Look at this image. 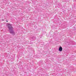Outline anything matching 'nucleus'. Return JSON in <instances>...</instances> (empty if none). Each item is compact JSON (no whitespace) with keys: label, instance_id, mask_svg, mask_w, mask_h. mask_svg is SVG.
I'll return each mask as SVG.
<instances>
[{"label":"nucleus","instance_id":"f257e3e1","mask_svg":"<svg viewBox=\"0 0 76 76\" xmlns=\"http://www.w3.org/2000/svg\"><path fill=\"white\" fill-rule=\"evenodd\" d=\"M7 25L8 26L7 27L9 30L10 33L11 34H15V33L14 31H13V28L12 26V24H11L10 23H8Z\"/></svg>","mask_w":76,"mask_h":76},{"label":"nucleus","instance_id":"7ed1b4c3","mask_svg":"<svg viewBox=\"0 0 76 76\" xmlns=\"http://www.w3.org/2000/svg\"><path fill=\"white\" fill-rule=\"evenodd\" d=\"M34 27L35 28H37V27L36 26H34Z\"/></svg>","mask_w":76,"mask_h":76},{"label":"nucleus","instance_id":"20e7f679","mask_svg":"<svg viewBox=\"0 0 76 76\" xmlns=\"http://www.w3.org/2000/svg\"><path fill=\"white\" fill-rule=\"evenodd\" d=\"M6 22H8V20H7Z\"/></svg>","mask_w":76,"mask_h":76},{"label":"nucleus","instance_id":"f03ea898","mask_svg":"<svg viewBox=\"0 0 76 76\" xmlns=\"http://www.w3.org/2000/svg\"><path fill=\"white\" fill-rule=\"evenodd\" d=\"M58 50L59 51H62V50H63L62 47L60 46Z\"/></svg>","mask_w":76,"mask_h":76}]
</instances>
